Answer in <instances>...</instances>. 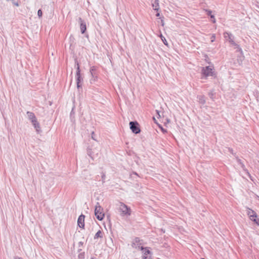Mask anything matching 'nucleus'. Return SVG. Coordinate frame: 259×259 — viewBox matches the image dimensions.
I'll list each match as a JSON object with an SVG mask.
<instances>
[{
  "label": "nucleus",
  "instance_id": "obj_1",
  "mask_svg": "<svg viewBox=\"0 0 259 259\" xmlns=\"http://www.w3.org/2000/svg\"><path fill=\"white\" fill-rule=\"evenodd\" d=\"M214 67L212 66H208L202 67L201 69V74L203 77L207 78L209 76H213L215 75L214 70Z\"/></svg>",
  "mask_w": 259,
  "mask_h": 259
},
{
  "label": "nucleus",
  "instance_id": "obj_2",
  "mask_svg": "<svg viewBox=\"0 0 259 259\" xmlns=\"http://www.w3.org/2000/svg\"><path fill=\"white\" fill-rule=\"evenodd\" d=\"M95 214L97 219L99 221H102L105 217L103 208L100 206L99 202L97 203L95 206Z\"/></svg>",
  "mask_w": 259,
  "mask_h": 259
},
{
  "label": "nucleus",
  "instance_id": "obj_3",
  "mask_svg": "<svg viewBox=\"0 0 259 259\" xmlns=\"http://www.w3.org/2000/svg\"><path fill=\"white\" fill-rule=\"evenodd\" d=\"M119 210L120 212V215L122 217L129 216L131 214V208L128 207L127 205L121 202L120 203V205L119 206Z\"/></svg>",
  "mask_w": 259,
  "mask_h": 259
},
{
  "label": "nucleus",
  "instance_id": "obj_4",
  "mask_svg": "<svg viewBox=\"0 0 259 259\" xmlns=\"http://www.w3.org/2000/svg\"><path fill=\"white\" fill-rule=\"evenodd\" d=\"M130 128L132 132L135 134H138L140 132V129L138 127V123L137 122L131 121L130 122Z\"/></svg>",
  "mask_w": 259,
  "mask_h": 259
},
{
  "label": "nucleus",
  "instance_id": "obj_5",
  "mask_svg": "<svg viewBox=\"0 0 259 259\" xmlns=\"http://www.w3.org/2000/svg\"><path fill=\"white\" fill-rule=\"evenodd\" d=\"M224 36L230 44L234 46H237L234 41V37L231 33L226 32L224 33Z\"/></svg>",
  "mask_w": 259,
  "mask_h": 259
},
{
  "label": "nucleus",
  "instance_id": "obj_6",
  "mask_svg": "<svg viewBox=\"0 0 259 259\" xmlns=\"http://www.w3.org/2000/svg\"><path fill=\"white\" fill-rule=\"evenodd\" d=\"M84 215H83V214H81L78 219V220H77V224H78V226L81 228H84Z\"/></svg>",
  "mask_w": 259,
  "mask_h": 259
},
{
  "label": "nucleus",
  "instance_id": "obj_7",
  "mask_svg": "<svg viewBox=\"0 0 259 259\" xmlns=\"http://www.w3.org/2000/svg\"><path fill=\"white\" fill-rule=\"evenodd\" d=\"M76 80H77V87L78 88L80 87L79 82L81 80V77L80 74V69L79 64H77V71H76Z\"/></svg>",
  "mask_w": 259,
  "mask_h": 259
},
{
  "label": "nucleus",
  "instance_id": "obj_8",
  "mask_svg": "<svg viewBox=\"0 0 259 259\" xmlns=\"http://www.w3.org/2000/svg\"><path fill=\"white\" fill-rule=\"evenodd\" d=\"M36 130L37 133H39L40 131V125L39 122L37 121L36 118L30 121Z\"/></svg>",
  "mask_w": 259,
  "mask_h": 259
},
{
  "label": "nucleus",
  "instance_id": "obj_9",
  "mask_svg": "<svg viewBox=\"0 0 259 259\" xmlns=\"http://www.w3.org/2000/svg\"><path fill=\"white\" fill-rule=\"evenodd\" d=\"M79 22L80 23V27L81 33H84L85 31L86 30V24L84 21L80 18L79 19Z\"/></svg>",
  "mask_w": 259,
  "mask_h": 259
},
{
  "label": "nucleus",
  "instance_id": "obj_10",
  "mask_svg": "<svg viewBox=\"0 0 259 259\" xmlns=\"http://www.w3.org/2000/svg\"><path fill=\"white\" fill-rule=\"evenodd\" d=\"M141 245V243H140V239L136 238L133 242V246L136 248L140 249L141 247H142Z\"/></svg>",
  "mask_w": 259,
  "mask_h": 259
},
{
  "label": "nucleus",
  "instance_id": "obj_11",
  "mask_svg": "<svg viewBox=\"0 0 259 259\" xmlns=\"http://www.w3.org/2000/svg\"><path fill=\"white\" fill-rule=\"evenodd\" d=\"M141 250H143V257L142 258H145V256H151L150 255V251L147 248H144L143 247H141Z\"/></svg>",
  "mask_w": 259,
  "mask_h": 259
},
{
  "label": "nucleus",
  "instance_id": "obj_12",
  "mask_svg": "<svg viewBox=\"0 0 259 259\" xmlns=\"http://www.w3.org/2000/svg\"><path fill=\"white\" fill-rule=\"evenodd\" d=\"M247 214L248 215L250 219L252 220L254 218L257 217L256 213L252 210L248 209L247 210Z\"/></svg>",
  "mask_w": 259,
  "mask_h": 259
},
{
  "label": "nucleus",
  "instance_id": "obj_13",
  "mask_svg": "<svg viewBox=\"0 0 259 259\" xmlns=\"http://www.w3.org/2000/svg\"><path fill=\"white\" fill-rule=\"evenodd\" d=\"M152 7L154 10L158 11L159 9L158 0H152Z\"/></svg>",
  "mask_w": 259,
  "mask_h": 259
},
{
  "label": "nucleus",
  "instance_id": "obj_14",
  "mask_svg": "<svg viewBox=\"0 0 259 259\" xmlns=\"http://www.w3.org/2000/svg\"><path fill=\"white\" fill-rule=\"evenodd\" d=\"M26 114H27L28 119L30 121H31L32 120H33L34 119H35V118H36L35 115H34V114L33 112H31L30 111H27Z\"/></svg>",
  "mask_w": 259,
  "mask_h": 259
},
{
  "label": "nucleus",
  "instance_id": "obj_15",
  "mask_svg": "<svg viewBox=\"0 0 259 259\" xmlns=\"http://www.w3.org/2000/svg\"><path fill=\"white\" fill-rule=\"evenodd\" d=\"M199 103L204 105L205 103V99L204 96L200 95L197 97Z\"/></svg>",
  "mask_w": 259,
  "mask_h": 259
},
{
  "label": "nucleus",
  "instance_id": "obj_16",
  "mask_svg": "<svg viewBox=\"0 0 259 259\" xmlns=\"http://www.w3.org/2000/svg\"><path fill=\"white\" fill-rule=\"evenodd\" d=\"M103 237V233L102 232H101V231L100 230H99L95 234V236H94V239H98L99 238H102Z\"/></svg>",
  "mask_w": 259,
  "mask_h": 259
},
{
  "label": "nucleus",
  "instance_id": "obj_17",
  "mask_svg": "<svg viewBox=\"0 0 259 259\" xmlns=\"http://www.w3.org/2000/svg\"><path fill=\"white\" fill-rule=\"evenodd\" d=\"M160 37L161 40H162L164 44V45L166 46H167L168 43H167L166 39L165 38V37L161 34L160 35Z\"/></svg>",
  "mask_w": 259,
  "mask_h": 259
},
{
  "label": "nucleus",
  "instance_id": "obj_18",
  "mask_svg": "<svg viewBox=\"0 0 259 259\" xmlns=\"http://www.w3.org/2000/svg\"><path fill=\"white\" fill-rule=\"evenodd\" d=\"M251 221L256 223L257 225L259 226V219H256V218H254Z\"/></svg>",
  "mask_w": 259,
  "mask_h": 259
},
{
  "label": "nucleus",
  "instance_id": "obj_19",
  "mask_svg": "<svg viewBox=\"0 0 259 259\" xmlns=\"http://www.w3.org/2000/svg\"><path fill=\"white\" fill-rule=\"evenodd\" d=\"M88 154L92 158H93L94 156L92 155V153L90 149L88 150Z\"/></svg>",
  "mask_w": 259,
  "mask_h": 259
},
{
  "label": "nucleus",
  "instance_id": "obj_20",
  "mask_svg": "<svg viewBox=\"0 0 259 259\" xmlns=\"http://www.w3.org/2000/svg\"><path fill=\"white\" fill-rule=\"evenodd\" d=\"M101 177H102L103 183H104L105 177H106L105 174L104 173H102Z\"/></svg>",
  "mask_w": 259,
  "mask_h": 259
},
{
  "label": "nucleus",
  "instance_id": "obj_21",
  "mask_svg": "<svg viewBox=\"0 0 259 259\" xmlns=\"http://www.w3.org/2000/svg\"><path fill=\"white\" fill-rule=\"evenodd\" d=\"M215 34H213L212 35H211V41L212 42L213 41H214L215 40Z\"/></svg>",
  "mask_w": 259,
  "mask_h": 259
},
{
  "label": "nucleus",
  "instance_id": "obj_22",
  "mask_svg": "<svg viewBox=\"0 0 259 259\" xmlns=\"http://www.w3.org/2000/svg\"><path fill=\"white\" fill-rule=\"evenodd\" d=\"M42 13L41 10H39L37 12V15H38V17H41L42 16Z\"/></svg>",
  "mask_w": 259,
  "mask_h": 259
},
{
  "label": "nucleus",
  "instance_id": "obj_23",
  "mask_svg": "<svg viewBox=\"0 0 259 259\" xmlns=\"http://www.w3.org/2000/svg\"><path fill=\"white\" fill-rule=\"evenodd\" d=\"M210 18H212V21L213 23H215V19L214 18V15H210Z\"/></svg>",
  "mask_w": 259,
  "mask_h": 259
},
{
  "label": "nucleus",
  "instance_id": "obj_24",
  "mask_svg": "<svg viewBox=\"0 0 259 259\" xmlns=\"http://www.w3.org/2000/svg\"><path fill=\"white\" fill-rule=\"evenodd\" d=\"M206 12H207V14L209 16H210V15H211V11L210 10H206Z\"/></svg>",
  "mask_w": 259,
  "mask_h": 259
},
{
  "label": "nucleus",
  "instance_id": "obj_25",
  "mask_svg": "<svg viewBox=\"0 0 259 259\" xmlns=\"http://www.w3.org/2000/svg\"><path fill=\"white\" fill-rule=\"evenodd\" d=\"M208 95H209V97H210L211 99H212V98H213V93L212 92H211L209 93Z\"/></svg>",
  "mask_w": 259,
  "mask_h": 259
},
{
  "label": "nucleus",
  "instance_id": "obj_26",
  "mask_svg": "<svg viewBox=\"0 0 259 259\" xmlns=\"http://www.w3.org/2000/svg\"><path fill=\"white\" fill-rule=\"evenodd\" d=\"M13 4L16 6H19V4L18 2H13Z\"/></svg>",
  "mask_w": 259,
  "mask_h": 259
},
{
  "label": "nucleus",
  "instance_id": "obj_27",
  "mask_svg": "<svg viewBox=\"0 0 259 259\" xmlns=\"http://www.w3.org/2000/svg\"><path fill=\"white\" fill-rule=\"evenodd\" d=\"M156 112H157V117L159 118L160 117V115L159 114V112L158 111V110H156Z\"/></svg>",
  "mask_w": 259,
  "mask_h": 259
},
{
  "label": "nucleus",
  "instance_id": "obj_28",
  "mask_svg": "<svg viewBox=\"0 0 259 259\" xmlns=\"http://www.w3.org/2000/svg\"><path fill=\"white\" fill-rule=\"evenodd\" d=\"M161 131H162L163 133H166V130H164V128H163L162 127H161Z\"/></svg>",
  "mask_w": 259,
  "mask_h": 259
},
{
  "label": "nucleus",
  "instance_id": "obj_29",
  "mask_svg": "<svg viewBox=\"0 0 259 259\" xmlns=\"http://www.w3.org/2000/svg\"><path fill=\"white\" fill-rule=\"evenodd\" d=\"M142 259H151V256H145V258H142Z\"/></svg>",
  "mask_w": 259,
  "mask_h": 259
},
{
  "label": "nucleus",
  "instance_id": "obj_30",
  "mask_svg": "<svg viewBox=\"0 0 259 259\" xmlns=\"http://www.w3.org/2000/svg\"><path fill=\"white\" fill-rule=\"evenodd\" d=\"M14 259H23V258L21 257H18V256H16V257H15Z\"/></svg>",
  "mask_w": 259,
  "mask_h": 259
},
{
  "label": "nucleus",
  "instance_id": "obj_31",
  "mask_svg": "<svg viewBox=\"0 0 259 259\" xmlns=\"http://www.w3.org/2000/svg\"><path fill=\"white\" fill-rule=\"evenodd\" d=\"M156 16L157 17H159L160 16V14L158 13L156 14Z\"/></svg>",
  "mask_w": 259,
  "mask_h": 259
},
{
  "label": "nucleus",
  "instance_id": "obj_32",
  "mask_svg": "<svg viewBox=\"0 0 259 259\" xmlns=\"http://www.w3.org/2000/svg\"><path fill=\"white\" fill-rule=\"evenodd\" d=\"M93 70H94V67H92L91 69V72H92Z\"/></svg>",
  "mask_w": 259,
  "mask_h": 259
},
{
  "label": "nucleus",
  "instance_id": "obj_33",
  "mask_svg": "<svg viewBox=\"0 0 259 259\" xmlns=\"http://www.w3.org/2000/svg\"><path fill=\"white\" fill-rule=\"evenodd\" d=\"M153 119H154V120H155V118L154 117H153Z\"/></svg>",
  "mask_w": 259,
  "mask_h": 259
},
{
  "label": "nucleus",
  "instance_id": "obj_34",
  "mask_svg": "<svg viewBox=\"0 0 259 259\" xmlns=\"http://www.w3.org/2000/svg\"><path fill=\"white\" fill-rule=\"evenodd\" d=\"M202 259H204V258H202Z\"/></svg>",
  "mask_w": 259,
  "mask_h": 259
}]
</instances>
